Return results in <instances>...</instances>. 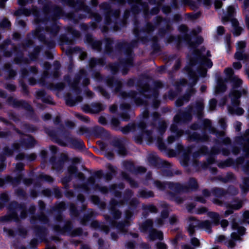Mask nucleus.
Listing matches in <instances>:
<instances>
[{
  "label": "nucleus",
  "mask_w": 249,
  "mask_h": 249,
  "mask_svg": "<svg viewBox=\"0 0 249 249\" xmlns=\"http://www.w3.org/2000/svg\"><path fill=\"white\" fill-rule=\"evenodd\" d=\"M233 68L235 69H239L241 68L242 66L239 62H235L233 64Z\"/></svg>",
  "instance_id": "nucleus-30"
},
{
  "label": "nucleus",
  "mask_w": 249,
  "mask_h": 249,
  "mask_svg": "<svg viewBox=\"0 0 249 249\" xmlns=\"http://www.w3.org/2000/svg\"><path fill=\"white\" fill-rule=\"evenodd\" d=\"M161 206L163 207V208H166L167 207V204L165 203H163Z\"/></svg>",
  "instance_id": "nucleus-58"
},
{
  "label": "nucleus",
  "mask_w": 249,
  "mask_h": 249,
  "mask_svg": "<svg viewBox=\"0 0 249 249\" xmlns=\"http://www.w3.org/2000/svg\"><path fill=\"white\" fill-rule=\"evenodd\" d=\"M235 58L238 60H243L247 58L248 56L243 53L242 50H237L235 54Z\"/></svg>",
  "instance_id": "nucleus-8"
},
{
  "label": "nucleus",
  "mask_w": 249,
  "mask_h": 249,
  "mask_svg": "<svg viewBox=\"0 0 249 249\" xmlns=\"http://www.w3.org/2000/svg\"><path fill=\"white\" fill-rule=\"evenodd\" d=\"M207 212V209L205 207H202L198 209L197 213L201 214Z\"/></svg>",
  "instance_id": "nucleus-28"
},
{
  "label": "nucleus",
  "mask_w": 249,
  "mask_h": 249,
  "mask_svg": "<svg viewBox=\"0 0 249 249\" xmlns=\"http://www.w3.org/2000/svg\"><path fill=\"white\" fill-rule=\"evenodd\" d=\"M93 198L95 199V202H97L98 201V198L97 197L94 196V197H93Z\"/></svg>",
  "instance_id": "nucleus-62"
},
{
  "label": "nucleus",
  "mask_w": 249,
  "mask_h": 249,
  "mask_svg": "<svg viewBox=\"0 0 249 249\" xmlns=\"http://www.w3.org/2000/svg\"><path fill=\"white\" fill-rule=\"evenodd\" d=\"M196 199V200H197V201H199V202H200L202 203H205L206 201L205 199L201 196H197Z\"/></svg>",
  "instance_id": "nucleus-35"
},
{
  "label": "nucleus",
  "mask_w": 249,
  "mask_h": 249,
  "mask_svg": "<svg viewBox=\"0 0 249 249\" xmlns=\"http://www.w3.org/2000/svg\"><path fill=\"white\" fill-rule=\"evenodd\" d=\"M111 110L112 111H114L116 110V107H113L111 108Z\"/></svg>",
  "instance_id": "nucleus-64"
},
{
  "label": "nucleus",
  "mask_w": 249,
  "mask_h": 249,
  "mask_svg": "<svg viewBox=\"0 0 249 249\" xmlns=\"http://www.w3.org/2000/svg\"><path fill=\"white\" fill-rule=\"evenodd\" d=\"M50 117H51L50 115L49 114H46L44 116V119H45V120L49 119L50 118Z\"/></svg>",
  "instance_id": "nucleus-55"
},
{
  "label": "nucleus",
  "mask_w": 249,
  "mask_h": 249,
  "mask_svg": "<svg viewBox=\"0 0 249 249\" xmlns=\"http://www.w3.org/2000/svg\"><path fill=\"white\" fill-rule=\"evenodd\" d=\"M146 209L152 213L157 212V208L154 206H153V205L148 206L147 207Z\"/></svg>",
  "instance_id": "nucleus-22"
},
{
  "label": "nucleus",
  "mask_w": 249,
  "mask_h": 249,
  "mask_svg": "<svg viewBox=\"0 0 249 249\" xmlns=\"http://www.w3.org/2000/svg\"><path fill=\"white\" fill-rule=\"evenodd\" d=\"M133 247H134V244L132 243L129 242V243H128L127 244V247L129 249H133Z\"/></svg>",
  "instance_id": "nucleus-45"
},
{
  "label": "nucleus",
  "mask_w": 249,
  "mask_h": 249,
  "mask_svg": "<svg viewBox=\"0 0 249 249\" xmlns=\"http://www.w3.org/2000/svg\"><path fill=\"white\" fill-rule=\"evenodd\" d=\"M203 195L204 196L208 197L210 196V194L208 190L205 189L203 191Z\"/></svg>",
  "instance_id": "nucleus-40"
},
{
  "label": "nucleus",
  "mask_w": 249,
  "mask_h": 249,
  "mask_svg": "<svg viewBox=\"0 0 249 249\" xmlns=\"http://www.w3.org/2000/svg\"><path fill=\"white\" fill-rule=\"evenodd\" d=\"M153 224L152 221L151 220H148L145 222V224L147 226H150Z\"/></svg>",
  "instance_id": "nucleus-49"
},
{
  "label": "nucleus",
  "mask_w": 249,
  "mask_h": 249,
  "mask_svg": "<svg viewBox=\"0 0 249 249\" xmlns=\"http://www.w3.org/2000/svg\"><path fill=\"white\" fill-rule=\"evenodd\" d=\"M63 162L58 161L53 166L55 169H60L61 167L63 165Z\"/></svg>",
  "instance_id": "nucleus-26"
},
{
  "label": "nucleus",
  "mask_w": 249,
  "mask_h": 249,
  "mask_svg": "<svg viewBox=\"0 0 249 249\" xmlns=\"http://www.w3.org/2000/svg\"><path fill=\"white\" fill-rule=\"evenodd\" d=\"M127 224H120L118 226V228L122 231H126L125 228L127 225Z\"/></svg>",
  "instance_id": "nucleus-24"
},
{
  "label": "nucleus",
  "mask_w": 249,
  "mask_h": 249,
  "mask_svg": "<svg viewBox=\"0 0 249 249\" xmlns=\"http://www.w3.org/2000/svg\"><path fill=\"white\" fill-rule=\"evenodd\" d=\"M125 215H126V217L128 218L129 217H130L132 215V213L129 212V211H127L126 212V213H125Z\"/></svg>",
  "instance_id": "nucleus-51"
},
{
  "label": "nucleus",
  "mask_w": 249,
  "mask_h": 249,
  "mask_svg": "<svg viewBox=\"0 0 249 249\" xmlns=\"http://www.w3.org/2000/svg\"><path fill=\"white\" fill-rule=\"evenodd\" d=\"M4 22H6V24L5 25V26H8L9 24V22L7 20H5Z\"/></svg>",
  "instance_id": "nucleus-60"
},
{
  "label": "nucleus",
  "mask_w": 249,
  "mask_h": 249,
  "mask_svg": "<svg viewBox=\"0 0 249 249\" xmlns=\"http://www.w3.org/2000/svg\"><path fill=\"white\" fill-rule=\"evenodd\" d=\"M158 249H167L166 245L163 243H159L157 244Z\"/></svg>",
  "instance_id": "nucleus-23"
},
{
  "label": "nucleus",
  "mask_w": 249,
  "mask_h": 249,
  "mask_svg": "<svg viewBox=\"0 0 249 249\" xmlns=\"http://www.w3.org/2000/svg\"><path fill=\"white\" fill-rule=\"evenodd\" d=\"M191 243L193 245L196 247H198L200 245L199 240L196 237H192L191 239Z\"/></svg>",
  "instance_id": "nucleus-15"
},
{
  "label": "nucleus",
  "mask_w": 249,
  "mask_h": 249,
  "mask_svg": "<svg viewBox=\"0 0 249 249\" xmlns=\"http://www.w3.org/2000/svg\"><path fill=\"white\" fill-rule=\"evenodd\" d=\"M233 213V211L231 210H228L225 211V216H227L230 214H231Z\"/></svg>",
  "instance_id": "nucleus-44"
},
{
  "label": "nucleus",
  "mask_w": 249,
  "mask_h": 249,
  "mask_svg": "<svg viewBox=\"0 0 249 249\" xmlns=\"http://www.w3.org/2000/svg\"><path fill=\"white\" fill-rule=\"evenodd\" d=\"M233 85L234 87H239L242 84V80L238 77L233 76L232 78Z\"/></svg>",
  "instance_id": "nucleus-14"
},
{
  "label": "nucleus",
  "mask_w": 249,
  "mask_h": 249,
  "mask_svg": "<svg viewBox=\"0 0 249 249\" xmlns=\"http://www.w3.org/2000/svg\"><path fill=\"white\" fill-rule=\"evenodd\" d=\"M168 215V212L167 210L163 211L161 212V218H160L157 220V224L159 226H161L163 223V219L167 218Z\"/></svg>",
  "instance_id": "nucleus-6"
},
{
  "label": "nucleus",
  "mask_w": 249,
  "mask_h": 249,
  "mask_svg": "<svg viewBox=\"0 0 249 249\" xmlns=\"http://www.w3.org/2000/svg\"><path fill=\"white\" fill-rule=\"evenodd\" d=\"M216 102L215 100L212 99L209 102L210 108L211 110L214 109L215 107Z\"/></svg>",
  "instance_id": "nucleus-19"
},
{
  "label": "nucleus",
  "mask_w": 249,
  "mask_h": 249,
  "mask_svg": "<svg viewBox=\"0 0 249 249\" xmlns=\"http://www.w3.org/2000/svg\"><path fill=\"white\" fill-rule=\"evenodd\" d=\"M198 227L204 229L208 232L211 231V224L210 221L205 220L200 222L195 219L194 217H190L188 218V227L187 231L190 236L192 235L195 231V228Z\"/></svg>",
  "instance_id": "nucleus-1"
},
{
  "label": "nucleus",
  "mask_w": 249,
  "mask_h": 249,
  "mask_svg": "<svg viewBox=\"0 0 249 249\" xmlns=\"http://www.w3.org/2000/svg\"><path fill=\"white\" fill-rule=\"evenodd\" d=\"M225 89L226 87L223 82L221 81H218L217 85L215 89V92L216 93H219L220 92L225 91Z\"/></svg>",
  "instance_id": "nucleus-9"
},
{
  "label": "nucleus",
  "mask_w": 249,
  "mask_h": 249,
  "mask_svg": "<svg viewBox=\"0 0 249 249\" xmlns=\"http://www.w3.org/2000/svg\"><path fill=\"white\" fill-rule=\"evenodd\" d=\"M241 187L244 192L248 191V187H249V178H246L244 180V183Z\"/></svg>",
  "instance_id": "nucleus-12"
},
{
  "label": "nucleus",
  "mask_w": 249,
  "mask_h": 249,
  "mask_svg": "<svg viewBox=\"0 0 249 249\" xmlns=\"http://www.w3.org/2000/svg\"><path fill=\"white\" fill-rule=\"evenodd\" d=\"M155 185L157 186V187L160 190H163L165 188L164 184L160 181H156Z\"/></svg>",
  "instance_id": "nucleus-20"
},
{
  "label": "nucleus",
  "mask_w": 249,
  "mask_h": 249,
  "mask_svg": "<svg viewBox=\"0 0 249 249\" xmlns=\"http://www.w3.org/2000/svg\"><path fill=\"white\" fill-rule=\"evenodd\" d=\"M226 74L230 77L233 74V71L231 68H227L225 70Z\"/></svg>",
  "instance_id": "nucleus-27"
},
{
  "label": "nucleus",
  "mask_w": 249,
  "mask_h": 249,
  "mask_svg": "<svg viewBox=\"0 0 249 249\" xmlns=\"http://www.w3.org/2000/svg\"><path fill=\"white\" fill-rule=\"evenodd\" d=\"M235 9L232 6H229L228 8V12L230 15H231L234 13Z\"/></svg>",
  "instance_id": "nucleus-31"
},
{
  "label": "nucleus",
  "mask_w": 249,
  "mask_h": 249,
  "mask_svg": "<svg viewBox=\"0 0 249 249\" xmlns=\"http://www.w3.org/2000/svg\"><path fill=\"white\" fill-rule=\"evenodd\" d=\"M208 215L210 217L213 219V221L215 224H217L218 223L220 217L218 213L213 212H210L208 213Z\"/></svg>",
  "instance_id": "nucleus-7"
},
{
  "label": "nucleus",
  "mask_w": 249,
  "mask_h": 249,
  "mask_svg": "<svg viewBox=\"0 0 249 249\" xmlns=\"http://www.w3.org/2000/svg\"><path fill=\"white\" fill-rule=\"evenodd\" d=\"M195 206L193 204H190L187 206V209L188 212H190L195 208Z\"/></svg>",
  "instance_id": "nucleus-36"
},
{
  "label": "nucleus",
  "mask_w": 249,
  "mask_h": 249,
  "mask_svg": "<svg viewBox=\"0 0 249 249\" xmlns=\"http://www.w3.org/2000/svg\"><path fill=\"white\" fill-rule=\"evenodd\" d=\"M177 238H175L173 241V242L174 244H176L177 243Z\"/></svg>",
  "instance_id": "nucleus-63"
},
{
  "label": "nucleus",
  "mask_w": 249,
  "mask_h": 249,
  "mask_svg": "<svg viewBox=\"0 0 249 249\" xmlns=\"http://www.w3.org/2000/svg\"><path fill=\"white\" fill-rule=\"evenodd\" d=\"M169 185L170 187H171V188H175V189H177V191L181 190V188H180L181 186L179 184H178V183H176V184L170 183Z\"/></svg>",
  "instance_id": "nucleus-21"
},
{
  "label": "nucleus",
  "mask_w": 249,
  "mask_h": 249,
  "mask_svg": "<svg viewBox=\"0 0 249 249\" xmlns=\"http://www.w3.org/2000/svg\"><path fill=\"white\" fill-rule=\"evenodd\" d=\"M175 201L178 203H180L183 201V200L180 198H176Z\"/></svg>",
  "instance_id": "nucleus-53"
},
{
  "label": "nucleus",
  "mask_w": 249,
  "mask_h": 249,
  "mask_svg": "<svg viewBox=\"0 0 249 249\" xmlns=\"http://www.w3.org/2000/svg\"><path fill=\"white\" fill-rule=\"evenodd\" d=\"M206 89V87L204 86H202L201 88V89L202 91H204Z\"/></svg>",
  "instance_id": "nucleus-59"
},
{
  "label": "nucleus",
  "mask_w": 249,
  "mask_h": 249,
  "mask_svg": "<svg viewBox=\"0 0 249 249\" xmlns=\"http://www.w3.org/2000/svg\"><path fill=\"white\" fill-rule=\"evenodd\" d=\"M140 195L143 197L147 198L153 196L154 195L151 191L143 190L140 192Z\"/></svg>",
  "instance_id": "nucleus-11"
},
{
  "label": "nucleus",
  "mask_w": 249,
  "mask_h": 249,
  "mask_svg": "<svg viewBox=\"0 0 249 249\" xmlns=\"http://www.w3.org/2000/svg\"><path fill=\"white\" fill-rule=\"evenodd\" d=\"M213 202L217 205H222L223 203L220 201L219 200H218V199H214L213 200Z\"/></svg>",
  "instance_id": "nucleus-43"
},
{
  "label": "nucleus",
  "mask_w": 249,
  "mask_h": 249,
  "mask_svg": "<svg viewBox=\"0 0 249 249\" xmlns=\"http://www.w3.org/2000/svg\"><path fill=\"white\" fill-rule=\"evenodd\" d=\"M178 221V217L175 215H171L169 218V222L171 224H174Z\"/></svg>",
  "instance_id": "nucleus-16"
},
{
  "label": "nucleus",
  "mask_w": 249,
  "mask_h": 249,
  "mask_svg": "<svg viewBox=\"0 0 249 249\" xmlns=\"http://www.w3.org/2000/svg\"><path fill=\"white\" fill-rule=\"evenodd\" d=\"M244 218L245 219H248L249 218V211H246L243 214Z\"/></svg>",
  "instance_id": "nucleus-42"
},
{
  "label": "nucleus",
  "mask_w": 249,
  "mask_h": 249,
  "mask_svg": "<svg viewBox=\"0 0 249 249\" xmlns=\"http://www.w3.org/2000/svg\"><path fill=\"white\" fill-rule=\"evenodd\" d=\"M1 199L2 201H6L8 200V196L5 194H2L1 195Z\"/></svg>",
  "instance_id": "nucleus-38"
},
{
  "label": "nucleus",
  "mask_w": 249,
  "mask_h": 249,
  "mask_svg": "<svg viewBox=\"0 0 249 249\" xmlns=\"http://www.w3.org/2000/svg\"><path fill=\"white\" fill-rule=\"evenodd\" d=\"M78 170V166H73L70 169V171H75L76 170Z\"/></svg>",
  "instance_id": "nucleus-47"
},
{
  "label": "nucleus",
  "mask_w": 249,
  "mask_h": 249,
  "mask_svg": "<svg viewBox=\"0 0 249 249\" xmlns=\"http://www.w3.org/2000/svg\"><path fill=\"white\" fill-rule=\"evenodd\" d=\"M123 169L126 171H145L146 169L144 167L140 166L136 168L133 163L131 161H124L122 163Z\"/></svg>",
  "instance_id": "nucleus-3"
},
{
  "label": "nucleus",
  "mask_w": 249,
  "mask_h": 249,
  "mask_svg": "<svg viewBox=\"0 0 249 249\" xmlns=\"http://www.w3.org/2000/svg\"><path fill=\"white\" fill-rule=\"evenodd\" d=\"M232 228L234 230H238V233L241 235H243L245 231L244 227H239L238 224L234 222L232 224Z\"/></svg>",
  "instance_id": "nucleus-10"
},
{
  "label": "nucleus",
  "mask_w": 249,
  "mask_h": 249,
  "mask_svg": "<svg viewBox=\"0 0 249 249\" xmlns=\"http://www.w3.org/2000/svg\"><path fill=\"white\" fill-rule=\"evenodd\" d=\"M17 170L19 171H22L23 170V166L21 163H18L17 165Z\"/></svg>",
  "instance_id": "nucleus-41"
},
{
  "label": "nucleus",
  "mask_w": 249,
  "mask_h": 249,
  "mask_svg": "<svg viewBox=\"0 0 249 249\" xmlns=\"http://www.w3.org/2000/svg\"><path fill=\"white\" fill-rule=\"evenodd\" d=\"M99 121L101 124H104V123H106V121H105V118H104L103 117L99 118Z\"/></svg>",
  "instance_id": "nucleus-50"
},
{
  "label": "nucleus",
  "mask_w": 249,
  "mask_h": 249,
  "mask_svg": "<svg viewBox=\"0 0 249 249\" xmlns=\"http://www.w3.org/2000/svg\"><path fill=\"white\" fill-rule=\"evenodd\" d=\"M150 236L152 239H162L163 238V234L161 231L153 230L150 234Z\"/></svg>",
  "instance_id": "nucleus-4"
},
{
  "label": "nucleus",
  "mask_w": 249,
  "mask_h": 249,
  "mask_svg": "<svg viewBox=\"0 0 249 249\" xmlns=\"http://www.w3.org/2000/svg\"><path fill=\"white\" fill-rule=\"evenodd\" d=\"M221 225L223 228L226 227L228 225V221L227 220H223L221 222Z\"/></svg>",
  "instance_id": "nucleus-33"
},
{
  "label": "nucleus",
  "mask_w": 249,
  "mask_h": 249,
  "mask_svg": "<svg viewBox=\"0 0 249 249\" xmlns=\"http://www.w3.org/2000/svg\"><path fill=\"white\" fill-rule=\"evenodd\" d=\"M217 31L218 34L222 35L223 34L224 31V28L223 27L219 26L217 28Z\"/></svg>",
  "instance_id": "nucleus-32"
},
{
  "label": "nucleus",
  "mask_w": 249,
  "mask_h": 249,
  "mask_svg": "<svg viewBox=\"0 0 249 249\" xmlns=\"http://www.w3.org/2000/svg\"><path fill=\"white\" fill-rule=\"evenodd\" d=\"M212 62L210 60L206 59L203 63V67H207L208 68H211L212 66Z\"/></svg>",
  "instance_id": "nucleus-17"
},
{
  "label": "nucleus",
  "mask_w": 249,
  "mask_h": 249,
  "mask_svg": "<svg viewBox=\"0 0 249 249\" xmlns=\"http://www.w3.org/2000/svg\"><path fill=\"white\" fill-rule=\"evenodd\" d=\"M240 96L241 93L238 90L235 89H233L230 95L232 105L231 106L228 107L229 112L231 114L240 115L243 113V109L238 107L239 104L238 98Z\"/></svg>",
  "instance_id": "nucleus-2"
},
{
  "label": "nucleus",
  "mask_w": 249,
  "mask_h": 249,
  "mask_svg": "<svg viewBox=\"0 0 249 249\" xmlns=\"http://www.w3.org/2000/svg\"><path fill=\"white\" fill-rule=\"evenodd\" d=\"M107 168L108 170L113 171L116 170V168L112 166L111 165L108 164H107Z\"/></svg>",
  "instance_id": "nucleus-39"
},
{
  "label": "nucleus",
  "mask_w": 249,
  "mask_h": 249,
  "mask_svg": "<svg viewBox=\"0 0 249 249\" xmlns=\"http://www.w3.org/2000/svg\"><path fill=\"white\" fill-rule=\"evenodd\" d=\"M174 141V137L172 136L168 138V141L169 142H172Z\"/></svg>",
  "instance_id": "nucleus-54"
},
{
  "label": "nucleus",
  "mask_w": 249,
  "mask_h": 249,
  "mask_svg": "<svg viewBox=\"0 0 249 249\" xmlns=\"http://www.w3.org/2000/svg\"><path fill=\"white\" fill-rule=\"evenodd\" d=\"M105 230V231L106 232H107L108 231V227H107V226H105V230Z\"/></svg>",
  "instance_id": "nucleus-61"
},
{
  "label": "nucleus",
  "mask_w": 249,
  "mask_h": 249,
  "mask_svg": "<svg viewBox=\"0 0 249 249\" xmlns=\"http://www.w3.org/2000/svg\"><path fill=\"white\" fill-rule=\"evenodd\" d=\"M46 180L49 181V182H52L53 181V179L51 177L46 176L44 177Z\"/></svg>",
  "instance_id": "nucleus-48"
},
{
  "label": "nucleus",
  "mask_w": 249,
  "mask_h": 249,
  "mask_svg": "<svg viewBox=\"0 0 249 249\" xmlns=\"http://www.w3.org/2000/svg\"><path fill=\"white\" fill-rule=\"evenodd\" d=\"M165 166L166 168L165 170L166 171H173L175 170V169L172 167V165L169 163H165Z\"/></svg>",
  "instance_id": "nucleus-25"
},
{
  "label": "nucleus",
  "mask_w": 249,
  "mask_h": 249,
  "mask_svg": "<svg viewBox=\"0 0 249 249\" xmlns=\"http://www.w3.org/2000/svg\"><path fill=\"white\" fill-rule=\"evenodd\" d=\"M189 187L192 189H196L197 187V184L196 180L195 179L191 178L189 180L188 182Z\"/></svg>",
  "instance_id": "nucleus-13"
},
{
  "label": "nucleus",
  "mask_w": 249,
  "mask_h": 249,
  "mask_svg": "<svg viewBox=\"0 0 249 249\" xmlns=\"http://www.w3.org/2000/svg\"><path fill=\"white\" fill-rule=\"evenodd\" d=\"M231 237L232 240H238L239 239V237L238 235L236 232H233L231 234Z\"/></svg>",
  "instance_id": "nucleus-29"
},
{
  "label": "nucleus",
  "mask_w": 249,
  "mask_h": 249,
  "mask_svg": "<svg viewBox=\"0 0 249 249\" xmlns=\"http://www.w3.org/2000/svg\"><path fill=\"white\" fill-rule=\"evenodd\" d=\"M182 249H194L188 245H185L182 246Z\"/></svg>",
  "instance_id": "nucleus-46"
},
{
  "label": "nucleus",
  "mask_w": 249,
  "mask_h": 249,
  "mask_svg": "<svg viewBox=\"0 0 249 249\" xmlns=\"http://www.w3.org/2000/svg\"><path fill=\"white\" fill-rule=\"evenodd\" d=\"M235 244L234 241L232 239H231L228 242V247L230 248H232L234 247Z\"/></svg>",
  "instance_id": "nucleus-34"
},
{
  "label": "nucleus",
  "mask_w": 249,
  "mask_h": 249,
  "mask_svg": "<svg viewBox=\"0 0 249 249\" xmlns=\"http://www.w3.org/2000/svg\"><path fill=\"white\" fill-rule=\"evenodd\" d=\"M180 28L183 31H185L186 30V27L184 25L181 26Z\"/></svg>",
  "instance_id": "nucleus-57"
},
{
  "label": "nucleus",
  "mask_w": 249,
  "mask_h": 249,
  "mask_svg": "<svg viewBox=\"0 0 249 249\" xmlns=\"http://www.w3.org/2000/svg\"><path fill=\"white\" fill-rule=\"evenodd\" d=\"M206 71H206V69H203L202 70V73H201V76H204L205 74H206Z\"/></svg>",
  "instance_id": "nucleus-56"
},
{
  "label": "nucleus",
  "mask_w": 249,
  "mask_h": 249,
  "mask_svg": "<svg viewBox=\"0 0 249 249\" xmlns=\"http://www.w3.org/2000/svg\"><path fill=\"white\" fill-rule=\"evenodd\" d=\"M245 43L244 41H240L237 44V50H241L245 47Z\"/></svg>",
  "instance_id": "nucleus-18"
},
{
  "label": "nucleus",
  "mask_w": 249,
  "mask_h": 249,
  "mask_svg": "<svg viewBox=\"0 0 249 249\" xmlns=\"http://www.w3.org/2000/svg\"><path fill=\"white\" fill-rule=\"evenodd\" d=\"M222 6V2L219 1H217L215 2V7L216 9L220 8Z\"/></svg>",
  "instance_id": "nucleus-37"
},
{
  "label": "nucleus",
  "mask_w": 249,
  "mask_h": 249,
  "mask_svg": "<svg viewBox=\"0 0 249 249\" xmlns=\"http://www.w3.org/2000/svg\"><path fill=\"white\" fill-rule=\"evenodd\" d=\"M242 206V202L241 201L235 202L232 204H226V208H231L233 210H238Z\"/></svg>",
  "instance_id": "nucleus-5"
},
{
  "label": "nucleus",
  "mask_w": 249,
  "mask_h": 249,
  "mask_svg": "<svg viewBox=\"0 0 249 249\" xmlns=\"http://www.w3.org/2000/svg\"><path fill=\"white\" fill-rule=\"evenodd\" d=\"M225 239V236L224 235H219L218 237V240L219 241H222V240Z\"/></svg>",
  "instance_id": "nucleus-52"
}]
</instances>
